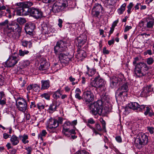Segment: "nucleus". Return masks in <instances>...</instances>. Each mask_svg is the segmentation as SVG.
<instances>
[{"instance_id": "9", "label": "nucleus", "mask_w": 154, "mask_h": 154, "mask_svg": "<svg viewBox=\"0 0 154 154\" xmlns=\"http://www.w3.org/2000/svg\"><path fill=\"white\" fill-rule=\"evenodd\" d=\"M148 136L142 133H139L137 137L135 140V143L137 144L145 145L148 142Z\"/></svg>"}, {"instance_id": "10", "label": "nucleus", "mask_w": 154, "mask_h": 154, "mask_svg": "<svg viewBox=\"0 0 154 154\" xmlns=\"http://www.w3.org/2000/svg\"><path fill=\"white\" fill-rule=\"evenodd\" d=\"M27 11L31 16L36 19L40 18L42 17V12L39 9L32 8H28Z\"/></svg>"}, {"instance_id": "2", "label": "nucleus", "mask_w": 154, "mask_h": 154, "mask_svg": "<svg viewBox=\"0 0 154 154\" xmlns=\"http://www.w3.org/2000/svg\"><path fill=\"white\" fill-rule=\"evenodd\" d=\"M135 66L134 73L138 77L145 76L149 69V67L146 64L143 62L137 63Z\"/></svg>"}, {"instance_id": "38", "label": "nucleus", "mask_w": 154, "mask_h": 154, "mask_svg": "<svg viewBox=\"0 0 154 154\" xmlns=\"http://www.w3.org/2000/svg\"><path fill=\"white\" fill-rule=\"evenodd\" d=\"M50 93L49 92L44 93L41 95L42 97H44L47 100H50Z\"/></svg>"}, {"instance_id": "19", "label": "nucleus", "mask_w": 154, "mask_h": 154, "mask_svg": "<svg viewBox=\"0 0 154 154\" xmlns=\"http://www.w3.org/2000/svg\"><path fill=\"white\" fill-rule=\"evenodd\" d=\"M58 126L57 123V120L52 118L49 119L48 128L49 129L55 128Z\"/></svg>"}, {"instance_id": "42", "label": "nucleus", "mask_w": 154, "mask_h": 154, "mask_svg": "<svg viewBox=\"0 0 154 154\" xmlns=\"http://www.w3.org/2000/svg\"><path fill=\"white\" fill-rule=\"evenodd\" d=\"M33 90L35 92L39 91L40 89V86L36 84H33Z\"/></svg>"}, {"instance_id": "64", "label": "nucleus", "mask_w": 154, "mask_h": 154, "mask_svg": "<svg viewBox=\"0 0 154 154\" xmlns=\"http://www.w3.org/2000/svg\"><path fill=\"white\" fill-rule=\"evenodd\" d=\"M103 53L104 54H108L109 53V51L108 50H106V47H104L103 50Z\"/></svg>"}, {"instance_id": "53", "label": "nucleus", "mask_w": 154, "mask_h": 154, "mask_svg": "<svg viewBox=\"0 0 154 154\" xmlns=\"http://www.w3.org/2000/svg\"><path fill=\"white\" fill-rule=\"evenodd\" d=\"M70 125H72L71 124V122L69 121H66L64 125V126H63V128H66V126H69Z\"/></svg>"}, {"instance_id": "47", "label": "nucleus", "mask_w": 154, "mask_h": 154, "mask_svg": "<svg viewBox=\"0 0 154 154\" xmlns=\"http://www.w3.org/2000/svg\"><path fill=\"white\" fill-rule=\"evenodd\" d=\"M60 94V92L57 91L54 92V94L53 95V97L54 98L57 99L59 97V94Z\"/></svg>"}, {"instance_id": "18", "label": "nucleus", "mask_w": 154, "mask_h": 154, "mask_svg": "<svg viewBox=\"0 0 154 154\" xmlns=\"http://www.w3.org/2000/svg\"><path fill=\"white\" fill-rule=\"evenodd\" d=\"M50 66L49 63L46 60L43 59L42 60L40 65L39 67V69L41 70H45L48 69Z\"/></svg>"}, {"instance_id": "12", "label": "nucleus", "mask_w": 154, "mask_h": 154, "mask_svg": "<svg viewBox=\"0 0 154 154\" xmlns=\"http://www.w3.org/2000/svg\"><path fill=\"white\" fill-rule=\"evenodd\" d=\"M128 106L130 108L135 110L137 112L142 111L145 107V105H140L138 103L135 102L130 103L128 104Z\"/></svg>"}, {"instance_id": "44", "label": "nucleus", "mask_w": 154, "mask_h": 154, "mask_svg": "<svg viewBox=\"0 0 154 154\" xmlns=\"http://www.w3.org/2000/svg\"><path fill=\"white\" fill-rule=\"evenodd\" d=\"M154 59L152 57H149L146 59V62L148 65L152 64L154 62Z\"/></svg>"}, {"instance_id": "1", "label": "nucleus", "mask_w": 154, "mask_h": 154, "mask_svg": "<svg viewBox=\"0 0 154 154\" xmlns=\"http://www.w3.org/2000/svg\"><path fill=\"white\" fill-rule=\"evenodd\" d=\"M89 107L90 113L94 115L97 114L100 115H105L109 111L106 106L103 109V102L101 100L94 102L92 104L90 105Z\"/></svg>"}, {"instance_id": "63", "label": "nucleus", "mask_w": 154, "mask_h": 154, "mask_svg": "<svg viewBox=\"0 0 154 154\" xmlns=\"http://www.w3.org/2000/svg\"><path fill=\"white\" fill-rule=\"evenodd\" d=\"M36 107V105L35 104V102H32L31 103L30 107L31 109L32 108H35Z\"/></svg>"}, {"instance_id": "20", "label": "nucleus", "mask_w": 154, "mask_h": 154, "mask_svg": "<svg viewBox=\"0 0 154 154\" xmlns=\"http://www.w3.org/2000/svg\"><path fill=\"white\" fill-rule=\"evenodd\" d=\"M143 109H144V114L145 116H148L150 117H152L154 116V113L153 110L151 107L148 106H146Z\"/></svg>"}, {"instance_id": "55", "label": "nucleus", "mask_w": 154, "mask_h": 154, "mask_svg": "<svg viewBox=\"0 0 154 154\" xmlns=\"http://www.w3.org/2000/svg\"><path fill=\"white\" fill-rule=\"evenodd\" d=\"M11 135L10 134H8L7 133H4L3 134V137L5 139H8V138L11 137Z\"/></svg>"}, {"instance_id": "57", "label": "nucleus", "mask_w": 154, "mask_h": 154, "mask_svg": "<svg viewBox=\"0 0 154 154\" xmlns=\"http://www.w3.org/2000/svg\"><path fill=\"white\" fill-rule=\"evenodd\" d=\"M116 141L119 143H121L122 142V139L120 136H117L115 137Z\"/></svg>"}, {"instance_id": "14", "label": "nucleus", "mask_w": 154, "mask_h": 154, "mask_svg": "<svg viewBox=\"0 0 154 154\" xmlns=\"http://www.w3.org/2000/svg\"><path fill=\"white\" fill-rule=\"evenodd\" d=\"M128 90V86L127 83H125L121 87L119 88L117 91L116 94L119 98L122 97L123 94H125Z\"/></svg>"}, {"instance_id": "40", "label": "nucleus", "mask_w": 154, "mask_h": 154, "mask_svg": "<svg viewBox=\"0 0 154 154\" xmlns=\"http://www.w3.org/2000/svg\"><path fill=\"white\" fill-rule=\"evenodd\" d=\"M17 21L20 24H22L26 22V20L24 18L21 17L17 18Z\"/></svg>"}, {"instance_id": "5", "label": "nucleus", "mask_w": 154, "mask_h": 154, "mask_svg": "<svg viewBox=\"0 0 154 154\" xmlns=\"http://www.w3.org/2000/svg\"><path fill=\"white\" fill-rule=\"evenodd\" d=\"M20 60L19 57L17 53H14L10 56L5 62V64L8 67H14Z\"/></svg>"}, {"instance_id": "43", "label": "nucleus", "mask_w": 154, "mask_h": 154, "mask_svg": "<svg viewBox=\"0 0 154 154\" xmlns=\"http://www.w3.org/2000/svg\"><path fill=\"white\" fill-rule=\"evenodd\" d=\"M134 5L132 2H130L128 5L127 6L128 10L127 12L128 14H129L131 12V8H132Z\"/></svg>"}, {"instance_id": "56", "label": "nucleus", "mask_w": 154, "mask_h": 154, "mask_svg": "<svg viewBox=\"0 0 154 154\" xmlns=\"http://www.w3.org/2000/svg\"><path fill=\"white\" fill-rule=\"evenodd\" d=\"M146 88H147V90L149 93L150 92H151L152 91H153V88L152 87V85H149V86H147V87H145Z\"/></svg>"}, {"instance_id": "37", "label": "nucleus", "mask_w": 154, "mask_h": 154, "mask_svg": "<svg viewBox=\"0 0 154 154\" xmlns=\"http://www.w3.org/2000/svg\"><path fill=\"white\" fill-rule=\"evenodd\" d=\"M106 82L103 79H100L99 85L98 87V88H103L104 89L105 87Z\"/></svg>"}, {"instance_id": "3", "label": "nucleus", "mask_w": 154, "mask_h": 154, "mask_svg": "<svg viewBox=\"0 0 154 154\" xmlns=\"http://www.w3.org/2000/svg\"><path fill=\"white\" fill-rule=\"evenodd\" d=\"M125 79L124 75L120 73L116 76H113L110 79V87L116 88L119 85L125 82Z\"/></svg>"}, {"instance_id": "8", "label": "nucleus", "mask_w": 154, "mask_h": 154, "mask_svg": "<svg viewBox=\"0 0 154 154\" xmlns=\"http://www.w3.org/2000/svg\"><path fill=\"white\" fill-rule=\"evenodd\" d=\"M94 94L90 89L87 88L85 89L83 93V99L87 104L92 101L94 100Z\"/></svg>"}, {"instance_id": "29", "label": "nucleus", "mask_w": 154, "mask_h": 154, "mask_svg": "<svg viewBox=\"0 0 154 154\" xmlns=\"http://www.w3.org/2000/svg\"><path fill=\"white\" fill-rule=\"evenodd\" d=\"M21 45L24 47H27L28 45V48H31L32 46V43L31 41H28L26 40H23L21 42Z\"/></svg>"}, {"instance_id": "22", "label": "nucleus", "mask_w": 154, "mask_h": 154, "mask_svg": "<svg viewBox=\"0 0 154 154\" xmlns=\"http://www.w3.org/2000/svg\"><path fill=\"white\" fill-rule=\"evenodd\" d=\"M59 106V104L57 105L55 103L53 102L49 105L48 111L49 113H52L56 110L57 107Z\"/></svg>"}, {"instance_id": "51", "label": "nucleus", "mask_w": 154, "mask_h": 154, "mask_svg": "<svg viewBox=\"0 0 154 154\" xmlns=\"http://www.w3.org/2000/svg\"><path fill=\"white\" fill-rule=\"evenodd\" d=\"M55 31V29L52 27H49L48 28V33H50V32L53 33Z\"/></svg>"}, {"instance_id": "16", "label": "nucleus", "mask_w": 154, "mask_h": 154, "mask_svg": "<svg viewBox=\"0 0 154 154\" xmlns=\"http://www.w3.org/2000/svg\"><path fill=\"white\" fill-rule=\"evenodd\" d=\"M87 125L92 130L93 133H94L96 135L98 134H100L99 132L101 131L102 129L100 125L98 124H96L95 125L94 128L93 127L89 124H87Z\"/></svg>"}, {"instance_id": "48", "label": "nucleus", "mask_w": 154, "mask_h": 154, "mask_svg": "<svg viewBox=\"0 0 154 154\" xmlns=\"http://www.w3.org/2000/svg\"><path fill=\"white\" fill-rule=\"evenodd\" d=\"M100 122L101 123L102 125L103 129L104 130L106 129V122L102 118L100 119Z\"/></svg>"}, {"instance_id": "58", "label": "nucleus", "mask_w": 154, "mask_h": 154, "mask_svg": "<svg viewBox=\"0 0 154 154\" xmlns=\"http://www.w3.org/2000/svg\"><path fill=\"white\" fill-rule=\"evenodd\" d=\"M81 93H75V97L78 99L79 100H81L82 99V97L80 96V94Z\"/></svg>"}, {"instance_id": "59", "label": "nucleus", "mask_w": 154, "mask_h": 154, "mask_svg": "<svg viewBox=\"0 0 154 154\" xmlns=\"http://www.w3.org/2000/svg\"><path fill=\"white\" fill-rule=\"evenodd\" d=\"M139 59L138 57H136L134 58V60L133 62V65L135 66L137 64V62L139 61Z\"/></svg>"}, {"instance_id": "61", "label": "nucleus", "mask_w": 154, "mask_h": 154, "mask_svg": "<svg viewBox=\"0 0 154 154\" xmlns=\"http://www.w3.org/2000/svg\"><path fill=\"white\" fill-rule=\"evenodd\" d=\"M4 79L2 75H0V86L4 84Z\"/></svg>"}, {"instance_id": "39", "label": "nucleus", "mask_w": 154, "mask_h": 154, "mask_svg": "<svg viewBox=\"0 0 154 154\" xmlns=\"http://www.w3.org/2000/svg\"><path fill=\"white\" fill-rule=\"evenodd\" d=\"M20 63L23 67H26L29 65L30 62L28 60L23 61L20 62Z\"/></svg>"}, {"instance_id": "7", "label": "nucleus", "mask_w": 154, "mask_h": 154, "mask_svg": "<svg viewBox=\"0 0 154 154\" xmlns=\"http://www.w3.org/2000/svg\"><path fill=\"white\" fill-rule=\"evenodd\" d=\"M8 35L10 37H14L13 34L14 33V30L15 32L18 33L21 32V28L19 26V25L17 23H13L7 26Z\"/></svg>"}, {"instance_id": "52", "label": "nucleus", "mask_w": 154, "mask_h": 154, "mask_svg": "<svg viewBox=\"0 0 154 154\" xmlns=\"http://www.w3.org/2000/svg\"><path fill=\"white\" fill-rule=\"evenodd\" d=\"M87 122L88 123L87 124H87H94L95 122L93 119L91 118L88 120Z\"/></svg>"}, {"instance_id": "60", "label": "nucleus", "mask_w": 154, "mask_h": 154, "mask_svg": "<svg viewBox=\"0 0 154 154\" xmlns=\"http://www.w3.org/2000/svg\"><path fill=\"white\" fill-rule=\"evenodd\" d=\"M96 84L97 85V88H98L99 85L100 78L99 77L97 76L95 77Z\"/></svg>"}, {"instance_id": "31", "label": "nucleus", "mask_w": 154, "mask_h": 154, "mask_svg": "<svg viewBox=\"0 0 154 154\" xmlns=\"http://www.w3.org/2000/svg\"><path fill=\"white\" fill-rule=\"evenodd\" d=\"M97 88V85L96 84V78H95L93 80H91L90 82V84L87 88L89 89H90L92 87Z\"/></svg>"}, {"instance_id": "46", "label": "nucleus", "mask_w": 154, "mask_h": 154, "mask_svg": "<svg viewBox=\"0 0 154 154\" xmlns=\"http://www.w3.org/2000/svg\"><path fill=\"white\" fill-rule=\"evenodd\" d=\"M38 109L40 110L44 109L45 108V106L41 103H39L37 104Z\"/></svg>"}, {"instance_id": "32", "label": "nucleus", "mask_w": 154, "mask_h": 154, "mask_svg": "<svg viewBox=\"0 0 154 154\" xmlns=\"http://www.w3.org/2000/svg\"><path fill=\"white\" fill-rule=\"evenodd\" d=\"M92 9H94V10L100 12V11L103 10V8L100 4L96 3Z\"/></svg>"}, {"instance_id": "30", "label": "nucleus", "mask_w": 154, "mask_h": 154, "mask_svg": "<svg viewBox=\"0 0 154 154\" xmlns=\"http://www.w3.org/2000/svg\"><path fill=\"white\" fill-rule=\"evenodd\" d=\"M29 52L28 51L24 50H22V49H20L19 50V52L18 55L19 57H23L25 55L28 54Z\"/></svg>"}, {"instance_id": "23", "label": "nucleus", "mask_w": 154, "mask_h": 154, "mask_svg": "<svg viewBox=\"0 0 154 154\" xmlns=\"http://www.w3.org/2000/svg\"><path fill=\"white\" fill-rule=\"evenodd\" d=\"M10 141L13 146H16L17 145L19 142V138L15 135H13L11 136Z\"/></svg>"}, {"instance_id": "4", "label": "nucleus", "mask_w": 154, "mask_h": 154, "mask_svg": "<svg viewBox=\"0 0 154 154\" xmlns=\"http://www.w3.org/2000/svg\"><path fill=\"white\" fill-rule=\"evenodd\" d=\"M67 50V43L65 41L60 40L58 41L54 48V53L55 54H59Z\"/></svg>"}, {"instance_id": "33", "label": "nucleus", "mask_w": 154, "mask_h": 154, "mask_svg": "<svg viewBox=\"0 0 154 154\" xmlns=\"http://www.w3.org/2000/svg\"><path fill=\"white\" fill-rule=\"evenodd\" d=\"M146 26L147 28L152 29L154 25V20H150L146 22Z\"/></svg>"}, {"instance_id": "13", "label": "nucleus", "mask_w": 154, "mask_h": 154, "mask_svg": "<svg viewBox=\"0 0 154 154\" xmlns=\"http://www.w3.org/2000/svg\"><path fill=\"white\" fill-rule=\"evenodd\" d=\"M35 27L34 23L29 22L26 23L25 26V30L26 33L30 35H32Z\"/></svg>"}, {"instance_id": "54", "label": "nucleus", "mask_w": 154, "mask_h": 154, "mask_svg": "<svg viewBox=\"0 0 154 154\" xmlns=\"http://www.w3.org/2000/svg\"><path fill=\"white\" fill-rule=\"evenodd\" d=\"M63 121V119L61 117H59L58 118V120H57V123L58 125V126L60 124H61L62 123Z\"/></svg>"}, {"instance_id": "25", "label": "nucleus", "mask_w": 154, "mask_h": 154, "mask_svg": "<svg viewBox=\"0 0 154 154\" xmlns=\"http://www.w3.org/2000/svg\"><path fill=\"white\" fill-rule=\"evenodd\" d=\"M80 48H78L77 50V56L78 58L83 59L86 57V54L84 51L80 49Z\"/></svg>"}, {"instance_id": "49", "label": "nucleus", "mask_w": 154, "mask_h": 154, "mask_svg": "<svg viewBox=\"0 0 154 154\" xmlns=\"http://www.w3.org/2000/svg\"><path fill=\"white\" fill-rule=\"evenodd\" d=\"M25 149L27 150V154H31V152L32 151V148L30 146L28 147H26L25 148Z\"/></svg>"}, {"instance_id": "45", "label": "nucleus", "mask_w": 154, "mask_h": 154, "mask_svg": "<svg viewBox=\"0 0 154 154\" xmlns=\"http://www.w3.org/2000/svg\"><path fill=\"white\" fill-rule=\"evenodd\" d=\"M147 129L149 132L151 134H153L154 132V128L152 127H147Z\"/></svg>"}, {"instance_id": "34", "label": "nucleus", "mask_w": 154, "mask_h": 154, "mask_svg": "<svg viewBox=\"0 0 154 154\" xmlns=\"http://www.w3.org/2000/svg\"><path fill=\"white\" fill-rule=\"evenodd\" d=\"M126 4L124 3L121 6L120 8L118 10V11L119 14H122L123 12L125 10V7H126Z\"/></svg>"}, {"instance_id": "50", "label": "nucleus", "mask_w": 154, "mask_h": 154, "mask_svg": "<svg viewBox=\"0 0 154 154\" xmlns=\"http://www.w3.org/2000/svg\"><path fill=\"white\" fill-rule=\"evenodd\" d=\"M47 133L45 130H43L40 133V134H39L38 136V137H39L40 136L41 137H45L47 134Z\"/></svg>"}, {"instance_id": "15", "label": "nucleus", "mask_w": 154, "mask_h": 154, "mask_svg": "<svg viewBox=\"0 0 154 154\" xmlns=\"http://www.w3.org/2000/svg\"><path fill=\"white\" fill-rule=\"evenodd\" d=\"M87 39V36L85 34H82L77 37V40L79 49V48H81V47L85 44Z\"/></svg>"}, {"instance_id": "26", "label": "nucleus", "mask_w": 154, "mask_h": 154, "mask_svg": "<svg viewBox=\"0 0 154 154\" xmlns=\"http://www.w3.org/2000/svg\"><path fill=\"white\" fill-rule=\"evenodd\" d=\"M86 67L87 69V71L86 72V74L88 75L89 76H92L95 74L96 72V69H90L88 66Z\"/></svg>"}, {"instance_id": "62", "label": "nucleus", "mask_w": 154, "mask_h": 154, "mask_svg": "<svg viewBox=\"0 0 154 154\" xmlns=\"http://www.w3.org/2000/svg\"><path fill=\"white\" fill-rule=\"evenodd\" d=\"M146 22H148V21H149L150 20H153L152 19V17L151 15H148L145 18Z\"/></svg>"}, {"instance_id": "11", "label": "nucleus", "mask_w": 154, "mask_h": 154, "mask_svg": "<svg viewBox=\"0 0 154 154\" xmlns=\"http://www.w3.org/2000/svg\"><path fill=\"white\" fill-rule=\"evenodd\" d=\"M16 105L18 110L23 112H25L27 109L26 101L23 98L20 99V101L16 102Z\"/></svg>"}, {"instance_id": "21", "label": "nucleus", "mask_w": 154, "mask_h": 154, "mask_svg": "<svg viewBox=\"0 0 154 154\" xmlns=\"http://www.w3.org/2000/svg\"><path fill=\"white\" fill-rule=\"evenodd\" d=\"M41 90H45L48 89L50 86V82L49 80H42L41 81Z\"/></svg>"}, {"instance_id": "27", "label": "nucleus", "mask_w": 154, "mask_h": 154, "mask_svg": "<svg viewBox=\"0 0 154 154\" xmlns=\"http://www.w3.org/2000/svg\"><path fill=\"white\" fill-rule=\"evenodd\" d=\"M19 137L23 143L25 144L29 143V140H27L28 138V136L27 134H24L23 135H20Z\"/></svg>"}, {"instance_id": "28", "label": "nucleus", "mask_w": 154, "mask_h": 154, "mask_svg": "<svg viewBox=\"0 0 154 154\" xmlns=\"http://www.w3.org/2000/svg\"><path fill=\"white\" fill-rule=\"evenodd\" d=\"M52 11L54 13H58L60 12L62 10L61 6L57 5V4L54 3L52 7Z\"/></svg>"}, {"instance_id": "6", "label": "nucleus", "mask_w": 154, "mask_h": 154, "mask_svg": "<svg viewBox=\"0 0 154 154\" xmlns=\"http://www.w3.org/2000/svg\"><path fill=\"white\" fill-rule=\"evenodd\" d=\"M58 58L60 63L64 65L67 64L69 61L72 60L73 57V54H70L68 53L64 54L63 52H60L59 54Z\"/></svg>"}, {"instance_id": "17", "label": "nucleus", "mask_w": 154, "mask_h": 154, "mask_svg": "<svg viewBox=\"0 0 154 154\" xmlns=\"http://www.w3.org/2000/svg\"><path fill=\"white\" fill-rule=\"evenodd\" d=\"M28 8H27L19 7L17 10V14L19 16L27 15Z\"/></svg>"}, {"instance_id": "35", "label": "nucleus", "mask_w": 154, "mask_h": 154, "mask_svg": "<svg viewBox=\"0 0 154 154\" xmlns=\"http://www.w3.org/2000/svg\"><path fill=\"white\" fill-rule=\"evenodd\" d=\"M147 88H144L141 91L140 95L142 97H146L149 95V92L148 91Z\"/></svg>"}, {"instance_id": "24", "label": "nucleus", "mask_w": 154, "mask_h": 154, "mask_svg": "<svg viewBox=\"0 0 154 154\" xmlns=\"http://www.w3.org/2000/svg\"><path fill=\"white\" fill-rule=\"evenodd\" d=\"M63 133L67 137H70L69 134L71 133L74 134H75V131L74 129L70 130L69 128H64L62 130Z\"/></svg>"}, {"instance_id": "41", "label": "nucleus", "mask_w": 154, "mask_h": 154, "mask_svg": "<svg viewBox=\"0 0 154 154\" xmlns=\"http://www.w3.org/2000/svg\"><path fill=\"white\" fill-rule=\"evenodd\" d=\"M69 79L71 82H72V85H74L78 83V82H75V78H73L72 76H70L69 78Z\"/></svg>"}, {"instance_id": "36", "label": "nucleus", "mask_w": 154, "mask_h": 154, "mask_svg": "<svg viewBox=\"0 0 154 154\" xmlns=\"http://www.w3.org/2000/svg\"><path fill=\"white\" fill-rule=\"evenodd\" d=\"M100 12L96 11L94 9H92L91 11V15L93 17L98 18V16L100 15Z\"/></svg>"}]
</instances>
